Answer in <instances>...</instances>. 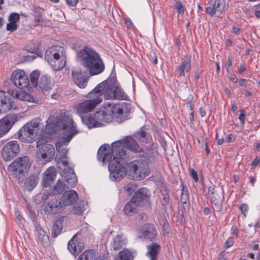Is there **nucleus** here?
<instances>
[{"label":"nucleus","instance_id":"nucleus-1","mask_svg":"<svg viewBox=\"0 0 260 260\" xmlns=\"http://www.w3.org/2000/svg\"><path fill=\"white\" fill-rule=\"evenodd\" d=\"M63 130L62 138L56 143L57 151L60 156L58 158L57 164L62 165L64 168L70 167L68 164V158L66 156L68 152L66 146L69 143L73 137L78 133L76 126L73 119L70 116H64L58 120L56 124L47 123L45 128V132L48 135L52 134L55 132Z\"/></svg>","mask_w":260,"mask_h":260},{"label":"nucleus","instance_id":"nucleus-2","mask_svg":"<svg viewBox=\"0 0 260 260\" xmlns=\"http://www.w3.org/2000/svg\"><path fill=\"white\" fill-rule=\"evenodd\" d=\"M98 158L104 163L109 162L108 170L110 173V178L112 181H117L125 176L127 171L125 166L127 163L125 161V158L116 156L112 153L109 145H103L99 148Z\"/></svg>","mask_w":260,"mask_h":260},{"label":"nucleus","instance_id":"nucleus-3","mask_svg":"<svg viewBox=\"0 0 260 260\" xmlns=\"http://www.w3.org/2000/svg\"><path fill=\"white\" fill-rule=\"evenodd\" d=\"M77 56L81 64L90 76L100 74L105 70L104 63L99 54L88 46H84L78 52Z\"/></svg>","mask_w":260,"mask_h":260},{"label":"nucleus","instance_id":"nucleus-4","mask_svg":"<svg viewBox=\"0 0 260 260\" xmlns=\"http://www.w3.org/2000/svg\"><path fill=\"white\" fill-rule=\"evenodd\" d=\"M125 148L134 153H138L141 150V147L132 136H126L123 139L113 142L110 148L112 153L120 157L126 158V151L123 148Z\"/></svg>","mask_w":260,"mask_h":260},{"label":"nucleus","instance_id":"nucleus-5","mask_svg":"<svg viewBox=\"0 0 260 260\" xmlns=\"http://www.w3.org/2000/svg\"><path fill=\"white\" fill-rule=\"evenodd\" d=\"M31 166L30 159L27 156L17 158L8 167V171L12 177L20 183L23 180L25 174Z\"/></svg>","mask_w":260,"mask_h":260},{"label":"nucleus","instance_id":"nucleus-6","mask_svg":"<svg viewBox=\"0 0 260 260\" xmlns=\"http://www.w3.org/2000/svg\"><path fill=\"white\" fill-rule=\"evenodd\" d=\"M110 110L111 109L108 108V103L105 104L104 106L101 107L94 114L93 116L82 117V120L88 127L98 126V124L102 122L108 123L112 121Z\"/></svg>","mask_w":260,"mask_h":260},{"label":"nucleus","instance_id":"nucleus-7","mask_svg":"<svg viewBox=\"0 0 260 260\" xmlns=\"http://www.w3.org/2000/svg\"><path fill=\"white\" fill-rule=\"evenodd\" d=\"M61 175L67 184H65L62 180L59 179L54 187L53 193L54 194H61L66 188L68 189L74 187L77 182L75 172L72 167L64 168L61 172Z\"/></svg>","mask_w":260,"mask_h":260},{"label":"nucleus","instance_id":"nucleus-8","mask_svg":"<svg viewBox=\"0 0 260 260\" xmlns=\"http://www.w3.org/2000/svg\"><path fill=\"white\" fill-rule=\"evenodd\" d=\"M41 120L35 118L26 123L18 132L19 139L25 143H31L37 136Z\"/></svg>","mask_w":260,"mask_h":260},{"label":"nucleus","instance_id":"nucleus-9","mask_svg":"<svg viewBox=\"0 0 260 260\" xmlns=\"http://www.w3.org/2000/svg\"><path fill=\"white\" fill-rule=\"evenodd\" d=\"M117 86L116 79L113 77L99 84L94 88V91L100 94V96L102 97L103 95L106 100H114Z\"/></svg>","mask_w":260,"mask_h":260},{"label":"nucleus","instance_id":"nucleus-10","mask_svg":"<svg viewBox=\"0 0 260 260\" xmlns=\"http://www.w3.org/2000/svg\"><path fill=\"white\" fill-rule=\"evenodd\" d=\"M127 171L134 174L138 180L144 179L150 174V169L146 161L143 159H136L127 163L126 165Z\"/></svg>","mask_w":260,"mask_h":260},{"label":"nucleus","instance_id":"nucleus-11","mask_svg":"<svg viewBox=\"0 0 260 260\" xmlns=\"http://www.w3.org/2000/svg\"><path fill=\"white\" fill-rule=\"evenodd\" d=\"M88 98V100L81 103L77 107V113L81 118L84 117L83 114L91 111L103 100V98L100 96V94L94 91V88L89 93Z\"/></svg>","mask_w":260,"mask_h":260},{"label":"nucleus","instance_id":"nucleus-12","mask_svg":"<svg viewBox=\"0 0 260 260\" xmlns=\"http://www.w3.org/2000/svg\"><path fill=\"white\" fill-rule=\"evenodd\" d=\"M38 157L43 160L44 164L50 161L55 154V149L53 145L43 143V140H39L37 142Z\"/></svg>","mask_w":260,"mask_h":260},{"label":"nucleus","instance_id":"nucleus-13","mask_svg":"<svg viewBox=\"0 0 260 260\" xmlns=\"http://www.w3.org/2000/svg\"><path fill=\"white\" fill-rule=\"evenodd\" d=\"M20 147L16 141H11L7 143L2 149V156L6 161L13 159L19 152Z\"/></svg>","mask_w":260,"mask_h":260},{"label":"nucleus","instance_id":"nucleus-14","mask_svg":"<svg viewBox=\"0 0 260 260\" xmlns=\"http://www.w3.org/2000/svg\"><path fill=\"white\" fill-rule=\"evenodd\" d=\"M72 76L75 83L80 88H84L87 86L91 76L88 71L79 68L73 70Z\"/></svg>","mask_w":260,"mask_h":260},{"label":"nucleus","instance_id":"nucleus-15","mask_svg":"<svg viewBox=\"0 0 260 260\" xmlns=\"http://www.w3.org/2000/svg\"><path fill=\"white\" fill-rule=\"evenodd\" d=\"M11 80L15 86L19 89L27 88L29 84L27 75L23 70H16L13 72Z\"/></svg>","mask_w":260,"mask_h":260},{"label":"nucleus","instance_id":"nucleus-16","mask_svg":"<svg viewBox=\"0 0 260 260\" xmlns=\"http://www.w3.org/2000/svg\"><path fill=\"white\" fill-rule=\"evenodd\" d=\"M131 200L138 206H149L150 202L148 195V190L142 187L139 188L131 198Z\"/></svg>","mask_w":260,"mask_h":260},{"label":"nucleus","instance_id":"nucleus-17","mask_svg":"<svg viewBox=\"0 0 260 260\" xmlns=\"http://www.w3.org/2000/svg\"><path fill=\"white\" fill-rule=\"evenodd\" d=\"M17 120V116L15 114L7 115L0 120V138L9 132Z\"/></svg>","mask_w":260,"mask_h":260},{"label":"nucleus","instance_id":"nucleus-18","mask_svg":"<svg viewBox=\"0 0 260 260\" xmlns=\"http://www.w3.org/2000/svg\"><path fill=\"white\" fill-rule=\"evenodd\" d=\"M64 48L60 46H53L49 48L45 52V57L48 62L53 58L60 59V56H63Z\"/></svg>","mask_w":260,"mask_h":260},{"label":"nucleus","instance_id":"nucleus-19","mask_svg":"<svg viewBox=\"0 0 260 260\" xmlns=\"http://www.w3.org/2000/svg\"><path fill=\"white\" fill-rule=\"evenodd\" d=\"M56 171L54 167H50L44 172L42 179V184L44 187L50 186L54 182L56 176Z\"/></svg>","mask_w":260,"mask_h":260},{"label":"nucleus","instance_id":"nucleus-20","mask_svg":"<svg viewBox=\"0 0 260 260\" xmlns=\"http://www.w3.org/2000/svg\"><path fill=\"white\" fill-rule=\"evenodd\" d=\"M127 105L125 103L117 105L108 103V108L111 109L112 119L114 116L121 118L124 113L128 112L129 110L127 109Z\"/></svg>","mask_w":260,"mask_h":260},{"label":"nucleus","instance_id":"nucleus-21","mask_svg":"<svg viewBox=\"0 0 260 260\" xmlns=\"http://www.w3.org/2000/svg\"><path fill=\"white\" fill-rule=\"evenodd\" d=\"M83 248V243L78 240L76 235L73 236L68 242V249L69 251L75 256L78 255Z\"/></svg>","mask_w":260,"mask_h":260},{"label":"nucleus","instance_id":"nucleus-22","mask_svg":"<svg viewBox=\"0 0 260 260\" xmlns=\"http://www.w3.org/2000/svg\"><path fill=\"white\" fill-rule=\"evenodd\" d=\"M225 8V0H215L212 7H208L206 9V12L213 16H219Z\"/></svg>","mask_w":260,"mask_h":260},{"label":"nucleus","instance_id":"nucleus-23","mask_svg":"<svg viewBox=\"0 0 260 260\" xmlns=\"http://www.w3.org/2000/svg\"><path fill=\"white\" fill-rule=\"evenodd\" d=\"M78 199L77 192L74 190L66 191L61 197L60 201L63 207L70 205L77 201Z\"/></svg>","mask_w":260,"mask_h":260},{"label":"nucleus","instance_id":"nucleus-24","mask_svg":"<svg viewBox=\"0 0 260 260\" xmlns=\"http://www.w3.org/2000/svg\"><path fill=\"white\" fill-rule=\"evenodd\" d=\"M63 207L60 201L56 200L49 202L44 207V211L48 214H56Z\"/></svg>","mask_w":260,"mask_h":260},{"label":"nucleus","instance_id":"nucleus-25","mask_svg":"<svg viewBox=\"0 0 260 260\" xmlns=\"http://www.w3.org/2000/svg\"><path fill=\"white\" fill-rule=\"evenodd\" d=\"M141 233L145 239L154 240L157 233L156 228L152 224H148L143 226Z\"/></svg>","mask_w":260,"mask_h":260},{"label":"nucleus","instance_id":"nucleus-26","mask_svg":"<svg viewBox=\"0 0 260 260\" xmlns=\"http://www.w3.org/2000/svg\"><path fill=\"white\" fill-rule=\"evenodd\" d=\"M15 101H12L9 96H5L0 101V113H4L11 109H16Z\"/></svg>","mask_w":260,"mask_h":260},{"label":"nucleus","instance_id":"nucleus-27","mask_svg":"<svg viewBox=\"0 0 260 260\" xmlns=\"http://www.w3.org/2000/svg\"><path fill=\"white\" fill-rule=\"evenodd\" d=\"M52 84L50 78L47 75L43 76L38 84V89L41 90L44 94H46L52 88Z\"/></svg>","mask_w":260,"mask_h":260},{"label":"nucleus","instance_id":"nucleus-28","mask_svg":"<svg viewBox=\"0 0 260 260\" xmlns=\"http://www.w3.org/2000/svg\"><path fill=\"white\" fill-rule=\"evenodd\" d=\"M138 153H139L140 157L143 158L141 159H143V161H146L148 165L149 162H152L155 159V152L154 150L152 148L146 149L145 151H143L141 148V150H140V152H138Z\"/></svg>","mask_w":260,"mask_h":260},{"label":"nucleus","instance_id":"nucleus-29","mask_svg":"<svg viewBox=\"0 0 260 260\" xmlns=\"http://www.w3.org/2000/svg\"><path fill=\"white\" fill-rule=\"evenodd\" d=\"M148 250L147 255L151 260H157L158 253L160 249V246L156 243H152L147 246Z\"/></svg>","mask_w":260,"mask_h":260},{"label":"nucleus","instance_id":"nucleus-30","mask_svg":"<svg viewBox=\"0 0 260 260\" xmlns=\"http://www.w3.org/2000/svg\"><path fill=\"white\" fill-rule=\"evenodd\" d=\"M65 53L64 51L63 56H60V59L53 58L48 62L54 70L58 71L64 67L66 62Z\"/></svg>","mask_w":260,"mask_h":260},{"label":"nucleus","instance_id":"nucleus-31","mask_svg":"<svg viewBox=\"0 0 260 260\" xmlns=\"http://www.w3.org/2000/svg\"><path fill=\"white\" fill-rule=\"evenodd\" d=\"M191 68V58L190 57H187L185 60L182 61L179 66L177 70L178 76L181 77L184 76V71L187 73L189 72Z\"/></svg>","mask_w":260,"mask_h":260},{"label":"nucleus","instance_id":"nucleus-32","mask_svg":"<svg viewBox=\"0 0 260 260\" xmlns=\"http://www.w3.org/2000/svg\"><path fill=\"white\" fill-rule=\"evenodd\" d=\"M138 207H139L131 199V201L127 202L125 205L123 211L126 215L131 216L138 212Z\"/></svg>","mask_w":260,"mask_h":260},{"label":"nucleus","instance_id":"nucleus-33","mask_svg":"<svg viewBox=\"0 0 260 260\" xmlns=\"http://www.w3.org/2000/svg\"><path fill=\"white\" fill-rule=\"evenodd\" d=\"M13 96L15 103H17L18 101L32 102L34 100V98L26 92L19 91L16 92L15 95Z\"/></svg>","mask_w":260,"mask_h":260},{"label":"nucleus","instance_id":"nucleus-34","mask_svg":"<svg viewBox=\"0 0 260 260\" xmlns=\"http://www.w3.org/2000/svg\"><path fill=\"white\" fill-rule=\"evenodd\" d=\"M39 181L38 174H32L29 176L25 181V184L28 190H32Z\"/></svg>","mask_w":260,"mask_h":260},{"label":"nucleus","instance_id":"nucleus-35","mask_svg":"<svg viewBox=\"0 0 260 260\" xmlns=\"http://www.w3.org/2000/svg\"><path fill=\"white\" fill-rule=\"evenodd\" d=\"M112 245L114 249L116 250L124 246L125 242L122 236L118 235L114 237Z\"/></svg>","mask_w":260,"mask_h":260},{"label":"nucleus","instance_id":"nucleus-36","mask_svg":"<svg viewBox=\"0 0 260 260\" xmlns=\"http://www.w3.org/2000/svg\"><path fill=\"white\" fill-rule=\"evenodd\" d=\"M115 260H134V256L129 250L124 249L119 253Z\"/></svg>","mask_w":260,"mask_h":260},{"label":"nucleus","instance_id":"nucleus-37","mask_svg":"<svg viewBox=\"0 0 260 260\" xmlns=\"http://www.w3.org/2000/svg\"><path fill=\"white\" fill-rule=\"evenodd\" d=\"M62 231V224L60 220H57L53 224L51 230V235L53 238L57 237Z\"/></svg>","mask_w":260,"mask_h":260},{"label":"nucleus","instance_id":"nucleus-38","mask_svg":"<svg viewBox=\"0 0 260 260\" xmlns=\"http://www.w3.org/2000/svg\"><path fill=\"white\" fill-rule=\"evenodd\" d=\"M210 198L212 204L216 206L218 211H220L222 208V202L220 197L217 193L212 192Z\"/></svg>","mask_w":260,"mask_h":260},{"label":"nucleus","instance_id":"nucleus-39","mask_svg":"<svg viewBox=\"0 0 260 260\" xmlns=\"http://www.w3.org/2000/svg\"><path fill=\"white\" fill-rule=\"evenodd\" d=\"M95 254L93 250H88L83 252L77 260H94Z\"/></svg>","mask_w":260,"mask_h":260},{"label":"nucleus","instance_id":"nucleus-40","mask_svg":"<svg viewBox=\"0 0 260 260\" xmlns=\"http://www.w3.org/2000/svg\"><path fill=\"white\" fill-rule=\"evenodd\" d=\"M41 42L40 41H37L35 44H33V47H31L32 44H30L26 46L27 50L32 53H35L36 54H39L40 53V51L39 50V48L40 46Z\"/></svg>","mask_w":260,"mask_h":260},{"label":"nucleus","instance_id":"nucleus-41","mask_svg":"<svg viewBox=\"0 0 260 260\" xmlns=\"http://www.w3.org/2000/svg\"><path fill=\"white\" fill-rule=\"evenodd\" d=\"M135 137L143 144H145L148 141L147 133L142 129L136 133Z\"/></svg>","mask_w":260,"mask_h":260},{"label":"nucleus","instance_id":"nucleus-42","mask_svg":"<svg viewBox=\"0 0 260 260\" xmlns=\"http://www.w3.org/2000/svg\"><path fill=\"white\" fill-rule=\"evenodd\" d=\"M40 73L38 71H34L30 75V81L34 87H37Z\"/></svg>","mask_w":260,"mask_h":260},{"label":"nucleus","instance_id":"nucleus-43","mask_svg":"<svg viewBox=\"0 0 260 260\" xmlns=\"http://www.w3.org/2000/svg\"><path fill=\"white\" fill-rule=\"evenodd\" d=\"M116 94H115L114 100H126L127 98L126 94L124 91L118 86H117V90H116Z\"/></svg>","mask_w":260,"mask_h":260},{"label":"nucleus","instance_id":"nucleus-44","mask_svg":"<svg viewBox=\"0 0 260 260\" xmlns=\"http://www.w3.org/2000/svg\"><path fill=\"white\" fill-rule=\"evenodd\" d=\"M161 196L162 197L161 204L162 206H166L168 204L169 201V190L166 187H164V190L161 191Z\"/></svg>","mask_w":260,"mask_h":260},{"label":"nucleus","instance_id":"nucleus-45","mask_svg":"<svg viewBox=\"0 0 260 260\" xmlns=\"http://www.w3.org/2000/svg\"><path fill=\"white\" fill-rule=\"evenodd\" d=\"M180 201L182 203L186 204L189 201V196L187 189H185L184 185H182V192L180 197Z\"/></svg>","mask_w":260,"mask_h":260},{"label":"nucleus","instance_id":"nucleus-46","mask_svg":"<svg viewBox=\"0 0 260 260\" xmlns=\"http://www.w3.org/2000/svg\"><path fill=\"white\" fill-rule=\"evenodd\" d=\"M85 210V206L83 205L76 204L73 209V213L75 214L81 215Z\"/></svg>","mask_w":260,"mask_h":260},{"label":"nucleus","instance_id":"nucleus-47","mask_svg":"<svg viewBox=\"0 0 260 260\" xmlns=\"http://www.w3.org/2000/svg\"><path fill=\"white\" fill-rule=\"evenodd\" d=\"M124 23L129 30L132 31H135L137 30L132 20L129 18L127 17L125 18Z\"/></svg>","mask_w":260,"mask_h":260},{"label":"nucleus","instance_id":"nucleus-48","mask_svg":"<svg viewBox=\"0 0 260 260\" xmlns=\"http://www.w3.org/2000/svg\"><path fill=\"white\" fill-rule=\"evenodd\" d=\"M20 19V16L17 13H12L9 16L8 20L14 23H16Z\"/></svg>","mask_w":260,"mask_h":260},{"label":"nucleus","instance_id":"nucleus-49","mask_svg":"<svg viewBox=\"0 0 260 260\" xmlns=\"http://www.w3.org/2000/svg\"><path fill=\"white\" fill-rule=\"evenodd\" d=\"M175 7L176 9L177 10L178 14H183L184 12V9L183 7V5L182 4L181 2L179 1H176Z\"/></svg>","mask_w":260,"mask_h":260},{"label":"nucleus","instance_id":"nucleus-50","mask_svg":"<svg viewBox=\"0 0 260 260\" xmlns=\"http://www.w3.org/2000/svg\"><path fill=\"white\" fill-rule=\"evenodd\" d=\"M43 14V10L40 8L38 9V14L37 13L35 15V22H42L43 21V17L42 15Z\"/></svg>","mask_w":260,"mask_h":260},{"label":"nucleus","instance_id":"nucleus-51","mask_svg":"<svg viewBox=\"0 0 260 260\" xmlns=\"http://www.w3.org/2000/svg\"><path fill=\"white\" fill-rule=\"evenodd\" d=\"M124 188L128 194H131L135 191L136 186L132 183H128L124 186Z\"/></svg>","mask_w":260,"mask_h":260},{"label":"nucleus","instance_id":"nucleus-52","mask_svg":"<svg viewBox=\"0 0 260 260\" xmlns=\"http://www.w3.org/2000/svg\"><path fill=\"white\" fill-rule=\"evenodd\" d=\"M17 29V25L16 23H14L11 22H9L7 24V30L10 31H15Z\"/></svg>","mask_w":260,"mask_h":260},{"label":"nucleus","instance_id":"nucleus-53","mask_svg":"<svg viewBox=\"0 0 260 260\" xmlns=\"http://www.w3.org/2000/svg\"><path fill=\"white\" fill-rule=\"evenodd\" d=\"M37 231L38 237L40 239L43 240L45 239V237L47 238V236L45 235V231L41 228H38Z\"/></svg>","mask_w":260,"mask_h":260},{"label":"nucleus","instance_id":"nucleus-54","mask_svg":"<svg viewBox=\"0 0 260 260\" xmlns=\"http://www.w3.org/2000/svg\"><path fill=\"white\" fill-rule=\"evenodd\" d=\"M240 112L241 113L239 116V119L240 120L242 124H244L245 119V116L244 109H241Z\"/></svg>","mask_w":260,"mask_h":260},{"label":"nucleus","instance_id":"nucleus-55","mask_svg":"<svg viewBox=\"0 0 260 260\" xmlns=\"http://www.w3.org/2000/svg\"><path fill=\"white\" fill-rule=\"evenodd\" d=\"M248 209V206L246 204H243L240 207V210L244 216H246V213Z\"/></svg>","mask_w":260,"mask_h":260},{"label":"nucleus","instance_id":"nucleus-56","mask_svg":"<svg viewBox=\"0 0 260 260\" xmlns=\"http://www.w3.org/2000/svg\"><path fill=\"white\" fill-rule=\"evenodd\" d=\"M234 244V241L232 238H229L224 243V246L226 248L231 247Z\"/></svg>","mask_w":260,"mask_h":260},{"label":"nucleus","instance_id":"nucleus-57","mask_svg":"<svg viewBox=\"0 0 260 260\" xmlns=\"http://www.w3.org/2000/svg\"><path fill=\"white\" fill-rule=\"evenodd\" d=\"M232 59L229 57L227 62L225 64L226 70L228 73H230L231 71V67L232 66Z\"/></svg>","mask_w":260,"mask_h":260},{"label":"nucleus","instance_id":"nucleus-58","mask_svg":"<svg viewBox=\"0 0 260 260\" xmlns=\"http://www.w3.org/2000/svg\"><path fill=\"white\" fill-rule=\"evenodd\" d=\"M235 139V136L233 134H230L227 136L225 138L226 143H230L233 142Z\"/></svg>","mask_w":260,"mask_h":260},{"label":"nucleus","instance_id":"nucleus-59","mask_svg":"<svg viewBox=\"0 0 260 260\" xmlns=\"http://www.w3.org/2000/svg\"><path fill=\"white\" fill-rule=\"evenodd\" d=\"M51 196V193L49 191H45L42 197V200L45 201L47 200Z\"/></svg>","mask_w":260,"mask_h":260},{"label":"nucleus","instance_id":"nucleus-60","mask_svg":"<svg viewBox=\"0 0 260 260\" xmlns=\"http://www.w3.org/2000/svg\"><path fill=\"white\" fill-rule=\"evenodd\" d=\"M190 175L193 178V179L194 180V181L196 182L198 181V175H197L196 171L194 170L191 169V170L190 171Z\"/></svg>","mask_w":260,"mask_h":260},{"label":"nucleus","instance_id":"nucleus-61","mask_svg":"<svg viewBox=\"0 0 260 260\" xmlns=\"http://www.w3.org/2000/svg\"><path fill=\"white\" fill-rule=\"evenodd\" d=\"M67 4L69 6H75L78 2V0H66Z\"/></svg>","mask_w":260,"mask_h":260},{"label":"nucleus","instance_id":"nucleus-62","mask_svg":"<svg viewBox=\"0 0 260 260\" xmlns=\"http://www.w3.org/2000/svg\"><path fill=\"white\" fill-rule=\"evenodd\" d=\"M237 106H236V105L235 104L234 102H231V110H232V111L233 113H235L237 111Z\"/></svg>","mask_w":260,"mask_h":260},{"label":"nucleus","instance_id":"nucleus-63","mask_svg":"<svg viewBox=\"0 0 260 260\" xmlns=\"http://www.w3.org/2000/svg\"><path fill=\"white\" fill-rule=\"evenodd\" d=\"M259 158L258 157H256L252 162V166L256 167L259 163Z\"/></svg>","mask_w":260,"mask_h":260},{"label":"nucleus","instance_id":"nucleus-64","mask_svg":"<svg viewBox=\"0 0 260 260\" xmlns=\"http://www.w3.org/2000/svg\"><path fill=\"white\" fill-rule=\"evenodd\" d=\"M239 74H242L246 71V68L243 65H240L238 69Z\"/></svg>","mask_w":260,"mask_h":260}]
</instances>
